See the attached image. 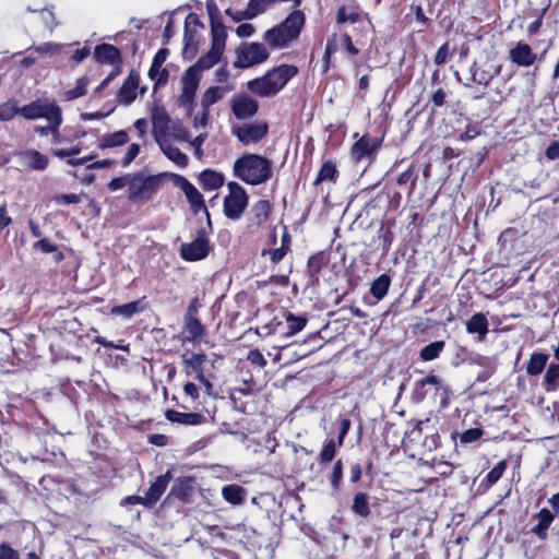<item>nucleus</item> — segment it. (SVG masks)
I'll return each mask as SVG.
<instances>
[{
	"label": "nucleus",
	"instance_id": "51",
	"mask_svg": "<svg viewBox=\"0 0 559 559\" xmlns=\"http://www.w3.org/2000/svg\"><path fill=\"white\" fill-rule=\"evenodd\" d=\"M501 67L498 66L493 69L492 72L479 71L478 73H473V82L478 84L488 85L489 82L500 73Z\"/></svg>",
	"mask_w": 559,
	"mask_h": 559
},
{
	"label": "nucleus",
	"instance_id": "30",
	"mask_svg": "<svg viewBox=\"0 0 559 559\" xmlns=\"http://www.w3.org/2000/svg\"><path fill=\"white\" fill-rule=\"evenodd\" d=\"M146 305L142 299L134 300L124 305L116 306L111 309V313L122 316L126 319L131 318L133 314L142 312Z\"/></svg>",
	"mask_w": 559,
	"mask_h": 559
},
{
	"label": "nucleus",
	"instance_id": "14",
	"mask_svg": "<svg viewBox=\"0 0 559 559\" xmlns=\"http://www.w3.org/2000/svg\"><path fill=\"white\" fill-rule=\"evenodd\" d=\"M258 108L257 100L247 95L236 97L231 106L233 112L238 119H248L254 116Z\"/></svg>",
	"mask_w": 559,
	"mask_h": 559
},
{
	"label": "nucleus",
	"instance_id": "31",
	"mask_svg": "<svg viewBox=\"0 0 559 559\" xmlns=\"http://www.w3.org/2000/svg\"><path fill=\"white\" fill-rule=\"evenodd\" d=\"M199 180L202 187L206 190H214L223 186L224 177L219 173L206 169L201 173Z\"/></svg>",
	"mask_w": 559,
	"mask_h": 559
},
{
	"label": "nucleus",
	"instance_id": "56",
	"mask_svg": "<svg viewBox=\"0 0 559 559\" xmlns=\"http://www.w3.org/2000/svg\"><path fill=\"white\" fill-rule=\"evenodd\" d=\"M483 436V430L479 428H471L465 430L461 435V442L462 443H471L476 440H478Z\"/></svg>",
	"mask_w": 559,
	"mask_h": 559
},
{
	"label": "nucleus",
	"instance_id": "2",
	"mask_svg": "<svg viewBox=\"0 0 559 559\" xmlns=\"http://www.w3.org/2000/svg\"><path fill=\"white\" fill-rule=\"evenodd\" d=\"M305 23V13L300 10H294L282 23L267 29L263 39L271 48H286L298 39Z\"/></svg>",
	"mask_w": 559,
	"mask_h": 559
},
{
	"label": "nucleus",
	"instance_id": "15",
	"mask_svg": "<svg viewBox=\"0 0 559 559\" xmlns=\"http://www.w3.org/2000/svg\"><path fill=\"white\" fill-rule=\"evenodd\" d=\"M183 342L197 343L205 335V328L198 317H185Z\"/></svg>",
	"mask_w": 559,
	"mask_h": 559
},
{
	"label": "nucleus",
	"instance_id": "34",
	"mask_svg": "<svg viewBox=\"0 0 559 559\" xmlns=\"http://www.w3.org/2000/svg\"><path fill=\"white\" fill-rule=\"evenodd\" d=\"M440 384V380L436 376H428L425 379L419 380L416 382L415 390H414V396L416 400L421 401L426 397L428 391L426 390V386L431 385L435 388V390H438V385Z\"/></svg>",
	"mask_w": 559,
	"mask_h": 559
},
{
	"label": "nucleus",
	"instance_id": "12",
	"mask_svg": "<svg viewBox=\"0 0 559 559\" xmlns=\"http://www.w3.org/2000/svg\"><path fill=\"white\" fill-rule=\"evenodd\" d=\"M170 118L163 107H154L152 110L153 135L155 141L166 139L169 130Z\"/></svg>",
	"mask_w": 559,
	"mask_h": 559
},
{
	"label": "nucleus",
	"instance_id": "13",
	"mask_svg": "<svg viewBox=\"0 0 559 559\" xmlns=\"http://www.w3.org/2000/svg\"><path fill=\"white\" fill-rule=\"evenodd\" d=\"M171 479V473L168 471L166 474L158 476L155 481L147 489L144 500L146 502V507H153L165 492L169 481Z\"/></svg>",
	"mask_w": 559,
	"mask_h": 559
},
{
	"label": "nucleus",
	"instance_id": "10",
	"mask_svg": "<svg viewBox=\"0 0 559 559\" xmlns=\"http://www.w3.org/2000/svg\"><path fill=\"white\" fill-rule=\"evenodd\" d=\"M56 110L61 109L52 103H41L40 100H35L21 108L17 107V114L28 120H35L38 118L48 119V117L55 115L53 112H56Z\"/></svg>",
	"mask_w": 559,
	"mask_h": 559
},
{
	"label": "nucleus",
	"instance_id": "21",
	"mask_svg": "<svg viewBox=\"0 0 559 559\" xmlns=\"http://www.w3.org/2000/svg\"><path fill=\"white\" fill-rule=\"evenodd\" d=\"M94 57L98 62L116 64L121 60L120 51L112 45L102 44L95 47Z\"/></svg>",
	"mask_w": 559,
	"mask_h": 559
},
{
	"label": "nucleus",
	"instance_id": "7",
	"mask_svg": "<svg viewBox=\"0 0 559 559\" xmlns=\"http://www.w3.org/2000/svg\"><path fill=\"white\" fill-rule=\"evenodd\" d=\"M200 83V75L195 73L194 69H188L181 80L182 92L178 98V104L187 110L188 115H191L195 107V92Z\"/></svg>",
	"mask_w": 559,
	"mask_h": 559
},
{
	"label": "nucleus",
	"instance_id": "60",
	"mask_svg": "<svg viewBox=\"0 0 559 559\" xmlns=\"http://www.w3.org/2000/svg\"><path fill=\"white\" fill-rule=\"evenodd\" d=\"M62 46L55 43H45L43 45H39L35 48V50L41 55L45 53H59L61 51Z\"/></svg>",
	"mask_w": 559,
	"mask_h": 559
},
{
	"label": "nucleus",
	"instance_id": "1",
	"mask_svg": "<svg viewBox=\"0 0 559 559\" xmlns=\"http://www.w3.org/2000/svg\"><path fill=\"white\" fill-rule=\"evenodd\" d=\"M298 72L293 64H281L266 72L263 76L247 83V88L260 97L275 96Z\"/></svg>",
	"mask_w": 559,
	"mask_h": 559
},
{
	"label": "nucleus",
	"instance_id": "63",
	"mask_svg": "<svg viewBox=\"0 0 559 559\" xmlns=\"http://www.w3.org/2000/svg\"><path fill=\"white\" fill-rule=\"evenodd\" d=\"M0 559H20V555L11 546L2 543L0 545Z\"/></svg>",
	"mask_w": 559,
	"mask_h": 559
},
{
	"label": "nucleus",
	"instance_id": "33",
	"mask_svg": "<svg viewBox=\"0 0 559 559\" xmlns=\"http://www.w3.org/2000/svg\"><path fill=\"white\" fill-rule=\"evenodd\" d=\"M391 285V277L388 274H382L376 278L370 287V294L378 300H381L389 290Z\"/></svg>",
	"mask_w": 559,
	"mask_h": 559
},
{
	"label": "nucleus",
	"instance_id": "29",
	"mask_svg": "<svg viewBox=\"0 0 559 559\" xmlns=\"http://www.w3.org/2000/svg\"><path fill=\"white\" fill-rule=\"evenodd\" d=\"M212 47L224 50L227 31L221 19H213L211 22Z\"/></svg>",
	"mask_w": 559,
	"mask_h": 559
},
{
	"label": "nucleus",
	"instance_id": "52",
	"mask_svg": "<svg viewBox=\"0 0 559 559\" xmlns=\"http://www.w3.org/2000/svg\"><path fill=\"white\" fill-rule=\"evenodd\" d=\"M411 183V187H409V192H412L415 188V185H416V175L414 174V169H413V166H411L408 169H406L404 173H402L399 177H397V185L399 186H404L406 183Z\"/></svg>",
	"mask_w": 559,
	"mask_h": 559
},
{
	"label": "nucleus",
	"instance_id": "38",
	"mask_svg": "<svg viewBox=\"0 0 559 559\" xmlns=\"http://www.w3.org/2000/svg\"><path fill=\"white\" fill-rule=\"evenodd\" d=\"M222 495L226 501L239 504L243 500V488L238 485H228L223 488Z\"/></svg>",
	"mask_w": 559,
	"mask_h": 559
},
{
	"label": "nucleus",
	"instance_id": "55",
	"mask_svg": "<svg viewBox=\"0 0 559 559\" xmlns=\"http://www.w3.org/2000/svg\"><path fill=\"white\" fill-rule=\"evenodd\" d=\"M287 251V246H281L276 249L263 250L262 255L270 254L271 261L273 263H278L286 255Z\"/></svg>",
	"mask_w": 559,
	"mask_h": 559
},
{
	"label": "nucleus",
	"instance_id": "35",
	"mask_svg": "<svg viewBox=\"0 0 559 559\" xmlns=\"http://www.w3.org/2000/svg\"><path fill=\"white\" fill-rule=\"evenodd\" d=\"M547 359H548V355L543 354V353H534L531 356L530 361L526 366L527 374H530V376L539 374L544 370Z\"/></svg>",
	"mask_w": 559,
	"mask_h": 559
},
{
	"label": "nucleus",
	"instance_id": "19",
	"mask_svg": "<svg viewBox=\"0 0 559 559\" xmlns=\"http://www.w3.org/2000/svg\"><path fill=\"white\" fill-rule=\"evenodd\" d=\"M165 417L171 423L186 426H198L204 421V416L199 413H181L175 409L166 411Z\"/></svg>",
	"mask_w": 559,
	"mask_h": 559
},
{
	"label": "nucleus",
	"instance_id": "28",
	"mask_svg": "<svg viewBox=\"0 0 559 559\" xmlns=\"http://www.w3.org/2000/svg\"><path fill=\"white\" fill-rule=\"evenodd\" d=\"M537 524L532 527V532L539 538H546V531L554 521V515L548 509H542L536 515Z\"/></svg>",
	"mask_w": 559,
	"mask_h": 559
},
{
	"label": "nucleus",
	"instance_id": "32",
	"mask_svg": "<svg viewBox=\"0 0 559 559\" xmlns=\"http://www.w3.org/2000/svg\"><path fill=\"white\" fill-rule=\"evenodd\" d=\"M193 479L191 477H180L170 489V496L178 498L181 501H187L192 489Z\"/></svg>",
	"mask_w": 559,
	"mask_h": 559
},
{
	"label": "nucleus",
	"instance_id": "42",
	"mask_svg": "<svg viewBox=\"0 0 559 559\" xmlns=\"http://www.w3.org/2000/svg\"><path fill=\"white\" fill-rule=\"evenodd\" d=\"M307 323V319L304 317H298L293 313H288L286 316V324H287V333L286 335L290 336L298 332H300Z\"/></svg>",
	"mask_w": 559,
	"mask_h": 559
},
{
	"label": "nucleus",
	"instance_id": "50",
	"mask_svg": "<svg viewBox=\"0 0 559 559\" xmlns=\"http://www.w3.org/2000/svg\"><path fill=\"white\" fill-rule=\"evenodd\" d=\"M148 75L153 81H155L156 85H164L168 81L169 73L165 68H163V66L160 68L151 66Z\"/></svg>",
	"mask_w": 559,
	"mask_h": 559
},
{
	"label": "nucleus",
	"instance_id": "59",
	"mask_svg": "<svg viewBox=\"0 0 559 559\" xmlns=\"http://www.w3.org/2000/svg\"><path fill=\"white\" fill-rule=\"evenodd\" d=\"M342 476H343V465H342L341 460H338L334 463L332 477H331V484L334 489L338 488Z\"/></svg>",
	"mask_w": 559,
	"mask_h": 559
},
{
	"label": "nucleus",
	"instance_id": "11",
	"mask_svg": "<svg viewBox=\"0 0 559 559\" xmlns=\"http://www.w3.org/2000/svg\"><path fill=\"white\" fill-rule=\"evenodd\" d=\"M233 133L242 144L248 145L263 139L267 133V126L264 123H247L242 127L235 128Z\"/></svg>",
	"mask_w": 559,
	"mask_h": 559
},
{
	"label": "nucleus",
	"instance_id": "18",
	"mask_svg": "<svg viewBox=\"0 0 559 559\" xmlns=\"http://www.w3.org/2000/svg\"><path fill=\"white\" fill-rule=\"evenodd\" d=\"M511 60L522 67H530L536 60V55L533 53L530 45L519 43L513 49L510 50Z\"/></svg>",
	"mask_w": 559,
	"mask_h": 559
},
{
	"label": "nucleus",
	"instance_id": "9",
	"mask_svg": "<svg viewBox=\"0 0 559 559\" xmlns=\"http://www.w3.org/2000/svg\"><path fill=\"white\" fill-rule=\"evenodd\" d=\"M181 257L187 261H198L209 253V240L203 231L190 243H183L180 249Z\"/></svg>",
	"mask_w": 559,
	"mask_h": 559
},
{
	"label": "nucleus",
	"instance_id": "39",
	"mask_svg": "<svg viewBox=\"0 0 559 559\" xmlns=\"http://www.w3.org/2000/svg\"><path fill=\"white\" fill-rule=\"evenodd\" d=\"M444 345L445 344L443 341H436V342H432V343L426 345L420 350V358L425 361L436 359L440 355V353L443 350Z\"/></svg>",
	"mask_w": 559,
	"mask_h": 559
},
{
	"label": "nucleus",
	"instance_id": "40",
	"mask_svg": "<svg viewBox=\"0 0 559 559\" xmlns=\"http://www.w3.org/2000/svg\"><path fill=\"white\" fill-rule=\"evenodd\" d=\"M352 510L355 514L362 518H367L370 514L368 497L366 493L358 492L355 495Z\"/></svg>",
	"mask_w": 559,
	"mask_h": 559
},
{
	"label": "nucleus",
	"instance_id": "47",
	"mask_svg": "<svg viewBox=\"0 0 559 559\" xmlns=\"http://www.w3.org/2000/svg\"><path fill=\"white\" fill-rule=\"evenodd\" d=\"M507 469V462L500 461L486 476V487L489 488L496 484Z\"/></svg>",
	"mask_w": 559,
	"mask_h": 559
},
{
	"label": "nucleus",
	"instance_id": "27",
	"mask_svg": "<svg viewBox=\"0 0 559 559\" xmlns=\"http://www.w3.org/2000/svg\"><path fill=\"white\" fill-rule=\"evenodd\" d=\"M225 13L233 19L235 22H240L245 20H252L258 15L262 14L261 9L257 7L253 0H249L246 10L234 11L233 9H227Z\"/></svg>",
	"mask_w": 559,
	"mask_h": 559
},
{
	"label": "nucleus",
	"instance_id": "3",
	"mask_svg": "<svg viewBox=\"0 0 559 559\" xmlns=\"http://www.w3.org/2000/svg\"><path fill=\"white\" fill-rule=\"evenodd\" d=\"M234 175L248 185L266 182L272 175L271 162L257 154H247L236 159Z\"/></svg>",
	"mask_w": 559,
	"mask_h": 559
},
{
	"label": "nucleus",
	"instance_id": "8",
	"mask_svg": "<svg viewBox=\"0 0 559 559\" xmlns=\"http://www.w3.org/2000/svg\"><path fill=\"white\" fill-rule=\"evenodd\" d=\"M380 145L381 140L364 135L353 145L352 158L358 164L361 163L366 168L371 164Z\"/></svg>",
	"mask_w": 559,
	"mask_h": 559
},
{
	"label": "nucleus",
	"instance_id": "25",
	"mask_svg": "<svg viewBox=\"0 0 559 559\" xmlns=\"http://www.w3.org/2000/svg\"><path fill=\"white\" fill-rule=\"evenodd\" d=\"M223 51L224 50L212 47L205 56L201 57L197 63L189 69H194L195 73H199L200 75L203 70H207L218 62Z\"/></svg>",
	"mask_w": 559,
	"mask_h": 559
},
{
	"label": "nucleus",
	"instance_id": "58",
	"mask_svg": "<svg viewBox=\"0 0 559 559\" xmlns=\"http://www.w3.org/2000/svg\"><path fill=\"white\" fill-rule=\"evenodd\" d=\"M247 360L252 365L259 366L260 368H264L266 366V360L259 349L250 350L248 353Z\"/></svg>",
	"mask_w": 559,
	"mask_h": 559
},
{
	"label": "nucleus",
	"instance_id": "26",
	"mask_svg": "<svg viewBox=\"0 0 559 559\" xmlns=\"http://www.w3.org/2000/svg\"><path fill=\"white\" fill-rule=\"evenodd\" d=\"M129 142V134L124 130L114 133L104 134L98 142L99 148L117 147L124 145Z\"/></svg>",
	"mask_w": 559,
	"mask_h": 559
},
{
	"label": "nucleus",
	"instance_id": "4",
	"mask_svg": "<svg viewBox=\"0 0 559 559\" xmlns=\"http://www.w3.org/2000/svg\"><path fill=\"white\" fill-rule=\"evenodd\" d=\"M159 176H144L143 174H132L130 188L128 189V199L130 201H148L160 186Z\"/></svg>",
	"mask_w": 559,
	"mask_h": 559
},
{
	"label": "nucleus",
	"instance_id": "53",
	"mask_svg": "<svg viewBox=\"0 0 559 559\" xmlns=\"http://www.w3.org/2000/svg\"><path fill=\"white\" fill-rule=\"evenodd\" d=\"M131 177H132V174H127L124 176H120V177H116V178L111 179L110 182L108 183V189L110 191H117L126 186L129 189L130 182H131Z\"/></svg>",
	"mask_w": 559,
	"mask_h": 559
},
{
	"label": "nucleus",
	"instance_id": "44",
	"mask_svg": "<svg viewBox=\"0 0 559 559\" xmlns=\"http://www.w3.org/2000/svg\"><path fill=\"white\" fill-rule=\"evenodd\" d=\"M17 115V106L15 100H8L0 104V122L12 120Z\"/></svg>",
	"mask_w": 559,
	"mask_h": 559
},
{
	"label": "nucleus",
	"instance_id": "64",
	"mask_svg": "<svg viewBox=\"0 0 559 559\" xmlns=\"http://www.w3.org/2000/svg\"><path fill=\"white\" fill-rule=\"evenodd\" d=\"M173 136L177 141L181 142H189L190 141V133L187 129H185L182 126H174L173 127Z\"/></svg>",
	"mask_w": 559,
	"mask_h": 559
},
{
	"label": "nucleus",
	"instance_id": "37",
	"mask_svg": "<svg viewBox=\"0 0 559 559\" xmlns=\"http://www.w3.org/2000/svg\"><path fill=\"white\" fill-rule=\"evenodd\" d=\"M88 80L83 76L76 81V86L62 94V100L70 102L84 96L87 92Z\"/></svg>",
	"mask_w": 559,
	"mask_h": 559
},
{
	"label": "nucleus",
	"instance_id": "57",
	"mask_svg": "<svg viewBox=\"0 0 559 559\" xmlns=\"http://www.w3.org/2000/svg\"><path fill=\"white\" fill-rule=\"evenodd\" d=\"M207 138V133L206 132H203V133H200L197 138H194L193 140L189 141L190 142V145L194 148V155L198 157V158H201L203 156V150H202V144L204 143V141L206 140Z\"/></svg>",
	"mask_w": 559,
	"mask_h": 559
},
{
	"label": "nucleus",
	"instance_id": "48",
	"mask_svg": "<svg viewBox=\"0 0 559 559\" xmlns=\"http://www.w3.org/2000/svg\"><path fill=\"white\" fill-rule=\"evenodd\" d=\"M206 360L205 354H192L190 357L182 355V361L187 368H191L194 372L202 369Z\"/></svg>",
	"mask_w": 559,
	"mask_h": 559
},
{
	"label": "nucleus",
	"instance_id": "45",
	"mask_svg": "<svg viewBox=\"0 0 559 559\" xmlns=\"http://www.w3.org/2000/svg\"><path fill=\"white\" fill-rule=\"evenodd\" d=\"M336 447L337 442L334 439L328 440L319 454L320 463L324 464L331 462L335 456Z\"/></svg>",
	"mask_w": 559,
	"mask_h": 559
},
{
	"label": "nucleus",
	"instance_id": "62",
	"mask_svg": "<svg viewBox=\"0 0 559 559\" xmlns=\"http://www.w3.org/2000/svg\"><path fill=\"white\" fill-rule=\"evenodd\" d=\"M55 201L58 204H76L81 201V198L75 193L59 194L55 197Z\"/></svg>",
	"mask_w": 559,
	"mask_h": 559
},
{
	"label": "nucleus",
	"instance_id": "5",
	"mask_svg": "<svg viewBox=\"0 0 559 559\" xmlns=\"http://www.w3.org/2000/svg\"><path fill=\"white\" fill-rule=\"evenodd\" d=\"M228 194L224 199V214L231 221H238L248 205V194L237 182L227 185Z\"/></svg>",
	"mask_w": 559,
	"mask_h": 559
},
{
	"label": "nucleus",
	"instance_id": "49",
	"mask_svg": "<svg viewBox=\"0 0 559 559\" xmlns=\"http://www.w3.org/2000/svg\"><path fill=\"white\" fill-rule=\"evenodd\" d=\"M336 175V168L331 162H326L322 165L314 185H318L324 180H334Z\"/></svg>",
	"mask_w": 559,
	"mask_h": 559
},
{
	"label": "nucleus",
	"instance_id": "23",
	"mask_svg": "<svg viewBox=\"0 0 559 559\" xmlns=\"http://www.w3.org/2000/svg\"><path fill=\"white\" fill-rule=\"evenodd\" d=\"M271 213V203L267 200H260L255 202L250 210V221L253 225L264 224Z\"/></svg>",
	"mask_w": 559,
	"mask_h": 559
},
{
	"label": "nucleus",
	"instance_id": "46",
	"mask_svg": "<svg viewBox=\"0 0 559 559\" xmlns=\"http://www.w3.org/2000/svg\"><path fill=\"white\" fill-rule=\"evenodd\" d=\"M359 19L360 14L356 10L347 9L345 7L340 8L336 14V22L338 24L346 22L356 23L359 21Z\"/></svg>",
	"mask_w": 559,
	"mask_h": 559
},
{
	"label": "nucleus",
	"instance_id": "16",
	"mask_svg": "<svg viewBox=\"0 0 559 559\" xmlns=\"http://www.w3.org/2000/svg\"><path fill=\"white\" fill-rule=\"evenodd\" d=\"M179 186H180L181 190L185 192V195L188 199L193 211L199 212V211L203 210L206 213V215L209 216V212L206 210L203 197L198 191V189L183 177H180Z\"/></svg>",
	"mask_w": 559,
	"mask_h": 559
},
{
	"label": "nucleus",
	"instance_id": "41",
	"mask_svg": "<svg viewBox=\"0 0 559 559\" xmlns=\"http://www.w3.org/2000/svg\"><path fill=\"white\" fill-rule=\"evenodd\" d=\"M547 391H555L559 386V364H551L544 377Z\"/></svg>",
	"mask_w": 559,
	"mask_h": 559
},
{
	"label": "nucleus",
	"instance_id": "20",
	"mask_svg": "<svg viewBox=\"0 0 559 559\" xmlns=\"http://www.w3.org/2000/svg\"><path fill=\"white\" fill-rule=\"evenodd\" d=\"M156 143L168 159L180 167H186L188 165V156L177 146H174L167 139L159 140Z\"/></svg>",
	"mask_w": 559,
	"mask_h": 559
},
{
	"label": "nucleus",
	"instance_id": "6",
	"mask_svg": "<svg viewBox=\"0 0 559 559\" xmlns=\"http://www.w3.org/2000/svg\"><path fill=\"white\" fill-rule=\"evenodd\" d=\"M235 67L239 69L250 68L266 61L270 57L267 48L261 43H246L237 49Z\"/></svg>",
	"mask_w": 559,
	"mask_h": 559
},
{
	"label": "nucleus",
	"instance_id": "36",
	"mask_svg": "<svg viewBox=\"0 0 559 559\" xmlns=\"http://www.w3.org/2000/svg\"><path fill=\"white\" fill-rule=\"evenodd\" d=\"M226 90L223 86H212L205 91L202 96L201 105L205 109H210L212 105L223 98Z\"/></svg>",
	"mask_w": 559,
	"mask_h": 559
},
{
	"label": "nucleus",
	"instance_id": "43",
	"mask_svg": "<svg viewBox=\"0 0 559 559\" xmlns=\"http://www.w3.org/2000/svg\"><path fill=\"white\" fill-rule=\"evenodd\" d=\"M53 114L55 115L48 117L47 119L49 122L48 126L35 128V131L37 133H39L40 135H48L49 133H51V131H56V127H60V124L62 123L61 110H56V112Z\"/></svg>",
	"mask_w": 559,
	"mask_h": 559
},
{
	"label": "nucleus",
	"instance_id": "61",
	"mask_svg": "<svg viewBox=\"0 0 559 559\" xmlns=\"http://www.w3.org/2000/svg\"><path fill=\"white\" fill-rule=\"evenodd\" d=\"M449 58V43H444L437 51L435 56V63L437 66H442L447 62Z\"/></svg>",
	"mask_w": 559,
	"mask_h": 559
},
{
	"label": "nucleus",
	"instance_id": "24",
	"mask_svg": "<svg viewBox=\"0 0 559 559\" xmlns=\"http://www.w3.org/2000/svg\"><path fill=\"white\" fill-rule=\"evenodd\" d=\"M466 331L471 334L477 333L479 340L483 341L488 332V320L481 312L475 313L466 322Z\"/></svg>",
	"mask_w": 559,
	"mask_h": 559
},
{
	"label": "nucleus",
	"instance_id": "17",
	"mask_svg": "<svg viewBox=\"0 0 559 559\" xmlns=\"http://www.w3.org/2000/svg\"><path fill=\"white\" fill-rule=\"evenodd\" d=\"M23 165L32 170H45L49 158L36 150H27L19 154Z\"/></svg>",
	"mask_w": 559,
	"mask_h": 559
},
{
	"label": "nucleus",
	"instance_id": "22",
	"mask_svg": "<svg viewBox=\"0 0 559 559\" xmlns=\"http://www.w3.org/2000/svg\"><path fill=\"white\" fill-rule=\"evenodd\" d=\"M138 84L139 76L133 73H130L129 76L124 80L119 91V98L121 103L129 105L135 99V90L138 88Z\"/></svg>",
	"mask_w": 559,
	"mask_h": 559
},
{
	"label": "nucleus",
	"instance_id": "54",
	"mask_svg": "<svg viewBox=\"0 0 559 559\" xmlns=\"http://www.w3.org/2000/svg\"><path fill=\"white\" fill-rule=\"evenodd\" d=\"M323 264V258L319 254L311 255L308 260V272L311 277L317 276Z\"/></svg>",
	"mask_w": 559,
	"mask_h": 559
}]
</instances>
